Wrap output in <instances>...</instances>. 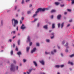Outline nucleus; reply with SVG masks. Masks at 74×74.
Instances as JSON below:
<instances>
[{
    "label": "nucleus",
    "mask_w": 74,
    "mask_h": 74,
    "mask_svg": "<svg viewBox=\"0 0 74 74\" xmlns=\"http://www.w3.org/2000/svg\"><path fill=\"white\" fill-rule=\"evenodd\" d=\"M65 52H68V50H67V49H66L65 50Z\"/></svg>",
    "instance_id": "6e6d98bb"
},
{
    "label": "nucleus",
    "mask_w": 74,
    "mask_h": 74,
    "mask_svg": "<svg viewBox=\"0 0 74 74\" xmlns=\"http://www.w3.org/2000/svg\"><path fill=\"white\" fill-rule=\"evenodd\" d=\"M60 6H61V7H64V4H63V5H61Z\"/></svg>",
    "instance_id": "2f4dec72"
},
{
    "label": "nucleus",
    "mask_w": 74,
    "mask_h": 74,
    "mask_svg": "<svg viewBox=\"0 0 74 74\" xmlns=\"http://www.w3.org/2000/svg\"><path fill=\"white\" fill-rule=\"evenodd\" d=\"M54 52H56V49H54L53 50Z\"/></svg>",
    "instance_id": "864d4df0"
},
{
    "label": "nucleus",
    "mask_w": 74,
    "mask_h": 74,
    "mask_svg": "<svg viewBox=\"0 0 74 74\" xmlns=\"http://www.w3.org/2000/svg\"><path fill=\"white\" fill-rule=\"evenodd\" d=\"M55 28V24L53 23L52 24V29H54Z\"/></svg>",
    "instance_id": "4468645a"
},
{
    "label": "nucleus",
    "mask_w": 74,
    "mask_h": 74,
    "mask_svg": "<svg viewBox=\"0 0 74 74\" xmlns=\"http://www.w3.org/2000/svg\"><path fill=\"white\" fill-rule=\"evenodd\" d=\"M31 13V12L30 11H28L27 12V13L28 14H30Z\"/></svg>",
    "instance_id": "cd10ccee"
},
{
    "label": "nucleus",
    "mask_w": 74,
    "mask_h": 74,
    "mask_svg": "<svg viewBox=\"0 0 74 74\" xmlns=\"http://www.w3.org/2000/svg\"><path fill=\"white\" fill-rule=\"evenodd\" d=\"M18 45H20V40H18Z\"/></svg>",
    "instance_id": "5701e85b"
},
{
    "label": "nucleus",
    "mask_w": 74,
    "mask_h": 74,
    "mask_svg": "<svg viewBox=\"0 0 74 74\" xmlns=\"http://www.w3.org/2000/svg\"><path fill=\"white\" fill-rule=\"evenodd\" d=\"M45 10V9L44 8L43 9L39 8L37 9V12H38L39 11H44Z\"/></svg>",
    "instance_id": "7ed1b4c3"
},
{
    "label": "nucleus",
    "mask_w": 74,
    "mask_h": 74,
    "mask_svg": "<svg viewBox=\"0 0 74 74\" xmlns=\"http://www.w3.org/2000/svg\"><path fill=\"white\" fill-rule=\"evenodd\" d=\"M37 20V18H35L34 21V22H35V21H36Z\"/></svg>",
    "instance_id": "a18cd8bd"
},
{
    "label": "nucleus",
    "mask_w": 74,
    "mask_h": 74,
    "mask_svg": "<svg viewBox=\"0 0 74 74\" xmlns=\"http://www.w3.org/2000/svg\"><path fill=\"white\" fill-rule=\"evenodd\" d=\"M13 33L14 34H15V31H12L11 32V34H12Z\"/></svg>",
    "instance_id": "c756f323"
},
{
    "label": "nucleus",
    "mask_w": 74,
    "mask_h": 74,
    "mask_svg": "<svg viewBox=\"0 0 74 74\" xmlns=\"http://www.w3.org/2000/svg\"><path fill=\"white\" fill-rule=\"evenodd\" d=\"M13 63H15V64H16V61L15 60H14L13 61Z\"/></svg>",
    "instance_id": "79ce46f5"
},
{
    "label": "nucleus",
    "mask_w": 74,
    "mask_h": 74,
    "mask_svg": "<svg viewBox=\"0 0 74 74\" xmlns=\"http://www.w3.org/2000/svg\"><path fill=\"white\" fill-rule=\"evenodd\" d=\"M29 49H30V47H27V50L26 51L27 52L29 51Z\"/></svg>",
    "instance_id": "f3484780"
},
{
    "label": "nucleus",
    "mask_w": 74,
    "mask_h": 74,
    "mask_svg": "<svg viewBox=\"0 0 74 74\" xmlns=\"http://www.w3.org/2000/svg\"><path fill=\"white\" fill-rule=\"evenodd\" d=\"M27 40L29 42H30V37L29 36L27 37Z\"/></svg>",
    "instance_id": "1a4fd4ad"
},
{
    "label": "nucleus",
    "mask_w": 74,
    "mask_h": 74,
    "mask_svg": "<svg viewBox=\"0 0 74 74\" xmlns=\"http://www.w3.org/2000/svg\"><path fill=\"white\" fill-rule=\"evenodd\" d=\"M36 48H34L33 49V50L31 51V53H33V52H35V51H36Z\"/></svg>",
    "instance_id": "39448f33"
},
{
    "label": "nucleus",
    "mask_w": 74,
    "mask_h": 74,
    "mask_svg": "<svg viewBox=\"0 0 74 74\" xmlns=\"http://www.w3.org/2000/svg\"><path fill=\"white\" fill-rule=\"evenodd\" d=\"M71 4H74V0H71Z\"/></svg>",
    "instance_id": "a211bd4d"
},
{
    "label": "nucleus",
    "mask_w": 74,
    "mask_h": 74,
    "mask_svg": "<svg viewBox=\"0 0 74 74\" xmlns=\"http://www.w3.org/2000/svg\"><path fill=\"white\" fill-rule=\"evenodd\" d=\"M70 26V24H68L67 25V27H69Z\"/></svg>",
    "instance_id": "13d9d810"
},
{
    "label": "nucleus",
    "mask_w": 74,
    "mask_h": 74,
    "mask_svg": "<svg viewBox=\"0 0 74 74\" xmlns=\"http://www.w3.org/2000/svg\"><path fill=\"white\" fill-rule=\"evenodd\" d=\"M10 53L12 55L13 54V51L12 50H11Z\"/></svg>",
    "instance_id": "393cba45"
},
{
    "label": "nucleus",
    "mask_w": 74,
    "mask_h": 74,
    "mask_svg": "<svg viewBox=\"0 0 74 74\" xmlns=\"http://www.w3.org/2000/svg\"><path fill=\"white\" fill-rule=\"evenodd\" d=\"M16 37V36H13L12 38L13 39H14V38H15Z\"/></svg>",
    "instance_id": "8fccbe9b"
},
{
    "label": "nucleus",
    "mask_w": 74,
    "mask_h": 74,
    "mask_svg": "<svg viewBox=\"0 0 74 74\" xmlns=\"http://www.w3.org/2000/svg\"><path fill=\"white\" fill-rule=\"evenodd\" d=\"M37 12V11L36 12V14H34L33 15V18H34L35 16H37V13L38 12Z\"/></svg>",
    "instance_id": "423d86ee"
},
{
    "label": "nucleus",
    "mask_w": 74,
    "mask_h": 74,
    "mask_svg": "<svg viewBox=\"0 0 74 74\" xmlns=\"http://www.w3.org/2000/svg\"><path fill=\"white\" fill-rule=\"evenodd\" d=\"M40 25V23H38L37 25V27H38Z\"/></svg>",
    "instance_id": "a19ab883"
},
{
    "label": "nucleus",
    "mask_w": 74,
    "mask_h": 74,
    "mask_svg": "<svg viewBox=\"0 0 74 74\" xmlns=\"http://www.w3.org/2000/svg\"><path fill=\"white\" fill-rule=\"evenodd\" d=\"M49 53H48V52L47 53L46 51L45 52V54H49Z\"/></svg>",
    "instance_id": "ea45409f"
},
{
    "label": "nucleus",
    "mask_w": 74,
    "mask_h": 74,
    "mask_svg": "<svg viewBox=\"0 0 74 74\" xmlns=\"http://www.w3.org/2000/svg\"><path fill=\"white\" fill-rule=\"evenodd\" d=\"M56 11V10H52L51 11V13H52V12H55Z\"/></svg>",
    "instance_id": "412c9836"
},
{
    "label": "nucleus",
    "mask_w": 74,
    "mask_h": 74,
    "mask_svg": "<svg viewBox=\"0 0 74 74\" xmlns=\"http://www.w3.org/2000/svg\"><path fill=\"white\" fill-rule=\"evenodd\" d=\"M45 10H49V8H45Z\"/></svg>",
    "instance_id": "09e8293b"
},
{
    "label": "nucleus",
    "mask_w": 74,
    "mask_h": 74,
    "mask_svg": "<svg viewBox=\"0 0 74 74\" xmlns=\"http://www.w3.org/2000/svg\"><path fill=\"white\" fill-rule=\"evenodd\" d=\"M51 35L53 36L52 37H51V39H52V38H53L54 37V34H53V33H52L51 34Z\"/></svg>",
    "instance_id": "9b49d317"
},
{
    "label": "nucleus",
    "mask_w": 74,
    "mask_h": 74,
    "mask_svg": "<svg viewBox=\"0 0 74 74\" xmlns=\"http://www.w3.org/2000/svg\"><path fill=\"white\" fill-rule=\"evenodd\" d=\"M67 14V12H65L64 13V15H66V14Z\"/></svg>",
    "instance_id": "69168bd1"
},
{
    "label": "nucleus",
    "mask_w": 74,
    "mask_h": 74,
    "mask_svg": "<svg viewBox=\"0 0 74 74\" xmlns=\"http://www.w3.org/2000/svg\"><path fill=\"white\" fill-rule=\"evenodd\" d=\"M36 45L37 46H38H38H39L40 45V44H39V43H36Z\"/></svg>",
    "instance_id": "7c9ffc66"
},
{
    "label": "nucleus",
    "mask_w": 74,
    "mask_h": 74,
    "mask_svg": "<svg viewBox=\"0 0 74 74\" xmlns=\"http://www.w3.org/2000/svg\"><path fill=\"white\" fill-rule=\"evenodd\" d=\"M53 17V15H52L51 16V18L52 19Z\"/></svg>",
    "instance_id": "5fc2aeb1"
},
{
    "label": "nucleus",
    "mask_w": 74,
    "mask_h": 74,
    "mask_svg": "<svg viewBox=\"0 0 74 74\" xmlns=\"http://www.w3.org/2000/svg\"><path fill=\"white\" fill-rule=\"evenodd\" d=\"M61 56H63V54L62 53H61Z\"/></svg>",
    "instance_id": "338daca9"
},
{
    "label": "nucleus",
    "mask_w": 74,
    "mask_h": 74,
    "mask_svg": "<svg viewBox=\"0 0 74 74\" xmlns=\"http://www.w3.org/2000/svg\"><path fill=\"white\" fill-rule=\"evenodd\" d=\"M68 45V43H66V45H65V47H67Z\"/></svg>",
    "instance_id": "72a5a7b5"
},
{
    "label": "nucleus",
    "mask_w": 74,
    "mask_h": 74,
    "mask_svg": "<svg viewBox=\"0 0 74 74\" xmlns=\"http://www.w3.org/2000/svg\"><path fill=\"white\" fill-rule=\"evenodd\" d=\"M68 64H70L71 65H73V62L69 61L68 62Z\"/></svg>",
    "instance_id": "dca6fc26"
},
{
    "label": "nucleus",
    "mask_w": 74,
    "mask_h": 74,
    "mask_svg": "<svg viewBox=\"0 0 74 74\" xmlns=\"http://www.w3.org/2000/svg\"><path fill=\"white\" fill-rule=\"evenodd\" d=\"M23 61L24 62V63H25V62H26V60L24 59H23Z\"/></svg>",
    "instance_id": "58836bf2"
},
{
    "label": "nucleus",
    "mask_w": 74,
    "mask_h": 74,
    "mask_svg": "<svg viewBox=\"0 0 74 74\" xmlns=\"http://www.w3.org/2000/svg\"><path fill=\"white\" fill-rule=\"evenodd\" d=\"M13 47L14 48V47H15V44H13Z\"/></svg>",
    "instance_id": "0e129e2a"
},
{
    "label": "nucleus",
    "mask_w": 74,
    "mask_h": 74,
    "mask_svg": "<svg viewBox=\"0 0 74 74\" xmlns=\"http://www.w3.org/2000/svg\"><path fill=\"white\" fill-rule=\"evenodd\" d=\"M55 67L56 68H59L60 67V66L59 65H56L55 66Z\"/></svg>",
    "instance_id": "6ab92c4d"
},
{
    "label": "nucleus",
    "mask_w": 74,
    "mask_h": 74,
    "mask_svg": "<svg viewBox=\"0 0 74 74\" xmlns=\"http://www.w3.org/2000/svg\"><path fill=\"white\" fill-rule=\"evenodd\" d=\"M21 3L22 4H23L24 3V0H22Z\"/></svg>",
    "instance_id": "e433bc0d"
},
{
    "label": "nucleus",
    "mask_w": 74,
    "mask_h": 74,
    "mask_svg": "<svg viewBox=\"0 0 74 74\" xmlns=\"http://www.w3.org/2000/svg\"><path fill=\"white\" fill-rule=\"evenodd\" d=\"M40 62L42 64L44 65V61L43 60L42 61H40Z\"/></svg>",
    "instance_id": "0eeeda50"
},
{
    "label": "nucleus",
    "mask_w": 74,
    "mask_h": 74,
    "mask_svg": "<svg viewBox=\"0 0 74 74\" xmlns=\"http://www.w3.org/2000/svg\"><path fill=\"white\" fill-rule=\"evenodd\" d=\"M60 23H58V27H60Z\"/></svg>",
    "instance_id": "f704fd0d"
},
{
    "label": "nucleus",
    "mask_w": 74,
    "mask_h": 74,
    "mask_svg": "<svg viewBox=\"0 0 74 74\" xmlns=\"http://www.w3.org/2000/svg\"><path fill=\"white\" fill-rule=\"evenodd\" d=\"M27 73L28 74H30V72H27Z\"/></svg>",
    "instance_id": "de8ad7c7"
},
{
    "label": "nucleus",
    "mask_w": 74,
    "mask_h": 74,
    "mask_svg": "<svg viewBox=\"0 0 74 74\" xmlns=\"http://www.w3.org/2000/svg\"><path fill=\"white\" fill-rule=\"evenodd\" d=\"M12 41V40H11V39H9V41L10 42H11V41Z\"/></svg>",
    "instance_id": "052dcab7"
},
{
    "label": "nucleus",
    "mask_w": 74,
    "mask_h": 74,
    "mask_svg": "<svg viewBox=\"0 0 74 74\" xmlns=\"http://www.w3.org/2000/svg\"><path fill=\"white\" fill-rule=\"evenodd\" d=\"M64 25V23H62L61 25V28H62L63 27V25Z\"/></svg>",
    "instance_id": "aec40b11"
},
{
    "label": "nucleus",
    "mask_w": 74,
    "mask_h": 74,
    "mask_svg": "<svg viewBox=\"0 0 74 74\" xmlns=\"http://www.w3.org/2000/svg\"><path fill=\"white\" fill-rule=\"evenodd\" d=\"M21 21H23V20H24V17H21Z\"/></svg>",
    "instance_id": "bb28decb"
},
{
    "label": "nucleus",
    "mask_w": 74,
    "mask_h": 74,
    "mask_svg": "<svg viewBox=\"0 0 74 74\" xmlns=\"http://www.w3.org/2000/svg\"><path fill=\"white\" fill-rule=\"evenodd\" d=\"M74 56V54H72L70 56V58H71V57H73V56Z\"/></svg>",
    "instance_id": "b1692460"
},
{
    "label": "nucleus",
    "mask_w": 74,
    "mask_h": 74,
    "mask_svg": "<svg viewBox=\"0 0 74 74\" xmlns=\"http://www.w3.org/2000/svg\"><path fill=\"white\" fill-rule=\"evenodd\" d=\"M30 1V0H26L25 2L27 3V2H29Z\"/></svg>",
    "instance_id": "c9c22d12"
},
{
    "label": "nucleus",
    "mask_w": 74,
    "mask_h": 74,
    "mask_svg": "<svg viewBox=\"0 0 74 74\" xmlns=\"http://www.w3.org/2000/svg\"><path fill=\"white\" fill-rule=\"evenodd\" d=\"M60 17H61V15L60 14L58 15L57 17V18L58 19H60Z\"/></svg>",
    "instance_id": "6e6552de"
},
{
    "label": "nucleus",
    "mask_w": 74,
    "mask_h": 74,
    "mask_svg": "<svg viewBox=\"0 0 74 74\" xmlns=\"http://www.w3.org/2000/svg\"><path fill=\"white\" fill-rule=\"evenodd\" d=\"M64 66V65H62L60 66L61 67H63Z\"/></svg>",
    "instance_id": "49530a36"
},
{
    "label": "nucleus",
    "mask_w": 74,
    "mask_h": 74,
    "mask_svg": "<svg viewBox=\"0 0 74 74\" xmlns=\"http://www.w3.org/2000/svg\"><path fill=\"white\" fill-rule=\"evenodd\" d=\"M46 41L47 42H49V39H46Z\"/></svg>",
    "instance_id": "c85d7f7f"
},
{
    "label": "nucleus",
    "mask_w": 74,
    "mask_h": 74,
    "mask_svg": "<svg viewBox=\"0 0 74 74\" xmlns=\"http://www.w3.org/2000/svg\"><path fill=\"white\" fill-rule=\"evenodd\" d=\"M32 6V5L31 4L29 5V7H31Z\"/></svg>",
    "instance_id": "4d7b16f0"
},
{
    "label": "nucleus",
    "mask_w": 74,
    "mask_h": 74,
    "mask_svg": "<svg viewBox=\"0 0 74 74\" xmlns=\"http://www.w3.org/2000/svg\"><path fill=\"white\" fill-rule=\"evenodd\" d=\"M32 42H31L29 43V46H31V45H32Z\"/></svg>",
    "instance_id": "4c0bfd02"
},
{
    "label": "nucleus",
    "mask_w": 74,
    "mask_h": 74,
    "mask_svg": "<svg viewBox=\"0 0 74 74\" xmlns=\"http://www.w3.org/2000/svg\"><path fill=\"white\" fill-rule=\"evenodd\" d=\"M18 66H17L16 67V69L17 70H18Z\"/></svg>",
    "instance_id": "603ef678"
},
{
    "label": "nucleus",
    "mask_w": 74,
    "mask_h": 74,
    "mask_svg": "<svg viewBox=\"0 0 74 74\" xmlns=\"http://www.w3.org/2000/svg\"><path fill=\"white\" fill-rule=\"evenodd\" d=\"M51 54H54V53H53V51H51Z\"/></svg>",
    "instance_id": "e2e57ef3"
},
{
    "label": "nucleus",
    "mask_w": 74,
    "mask_h": 74,
    "mask_svg": "<svg viewBox=\"0 0 74 74\" xmlns=\"http://www.w3.org/2000/svg\"><path fill=\"white\" fill-rule=\"evenodd\" d=\"M52 32V30H50L49 31V32Z\"/></svg>",
    "instance_id": "774afa93"
},
{
    "label": "nucleus",
    "mask_w": 74,
    "mask_h": 74,
    "mask_svg": "<svg viewBox=\"0 0 74 74\" xmlns=\"http://www.w3.org/2000/svg\"><path fill=\"white\" fill-rule=\"evenodd\" d=\"M17 8V6H15V9H15V10H16Z\"/></svg>",
    "instance_id": "c03bdc74"
},
{
    "label": "nucleus",
    "mask_w": 74,
    "mask_h": 74,
    "mask_svg": "<svg viewBox=\"0 0 74 74\" xmlns=\"http://www.w3.org/2000/svg\"><path fill=\"white\" fill-rule=\"evenodd\" d=\"M16 29L17 30H18V26L17 27Z\"/></svg>",
    "instance_id": "bf43d9fd"
},
{
    "label": "nucleus",
    "mask_w": 74,
    "mask_h": 74,
    "mask_svg": "<svg viewBox=\"0 0 74 74\" xmlns=\"http://www.w3.org/2000/svg\"><path fill=\"white\" fill-rule=\"evenodd\" d=\"M21 29H25L26 28V27L24 26V25L23 24L22 26H21Z\"/></svg>",
    "instance_id": "20e7f679"
},
{
    "label": "nucleus",
    "mask_w": 74,
    "mask_h": 74,
    "mask_svg": "<svg viewBox=\"0 0 74 74\" xmlns=\"http://www.w3.org/2000/svg\"><path fill=\"white\" fill-rule=\"evenodd\" d=\"M65 42L64 41L62 42V44H64Z\"/></svg>",
    "instance_id": "680f3d73"
},
{
    "label": "nucleus",
    "mask_w": 74,
    "mask_h": 74,
    "mask_svg": "<svg viewBox=\"0 0 74 74\" xmlns=\"http://www.w3.org/2000/svg\"><path fill=\"white\" fill-rule=\"evenodd\" d=\"M68 11H69V12H70L71 11V10L70 9H67Z\"/></svg>",
    "instance_id": "473e14b6"
},
{
    "label": "nucleus",
    "mask_w": 74,
    "mask_h": 74,
    "mask_svg": "<svg viewBox=\"0 0 74 74\" xmlns=\"http://www.w3.org/2000/svg\"><path fill=\"white\" fill-rule=\"evenodd\" d=\"M55 4H56V5H59V4H60V3L59 2H56L55 3Z\"/></svg>",
    "instance_id": "ddd939ff"
},
{
    "label": "nucleus",
    "mask_w": 74,
    "mask_h": 74,
    "mask_svg": "<svg viewBox=\"0 0 74 74\" xmlns=\"http://www.w3.org/2000/svg\"><path fill=\"white\" fill-rule=\"evenodd\" d=\"M15 51H18V47H16V48L15 49Z\"/></svg>",
    "instance_id": "a878e982"
},
{
    "label": "nucleus",
    "mask_w": 74,
    "mask_h": 74,
    "mask_svg": "<svg viewBox=\"0 0 74 74\" xmlns=\"http://www.w3.org/2000/svg\"><path fill=\"white\" fill-rule=\"evenodd\" d=\"M48 26L47 25H45L44 26H43V28H44V29H47V28L48 27H47Z\"/></svg>",
    "instance_id": "f8f14e48"
},
{
    "label": "nucleus",
    "mask_w": 74,
    "mask_h": 74,
    "mask_svg": "<svg viewBox=\"0 0 74 74\" xmlns=\"http://www.w3.org/2000/svg\"><path fill=\"white\" fill-rule=\"evenodd\" d=\"M17 54H18V55H19V56H20V55H21L22 53H21V52L19 51L17 53Z\"/></svg>",
    "instance_id": "9d476101"
},
{
    "label": "nucleus",
    "mask_w": 74,
    "mask_h": 74,
    "mask_svg": "<svg viewBox=\"0 0 74 74\" xmlns=\"http://www.w3.org/2000/svg\"><path fill=\"white\" fill-rule=\"evenodd\" d=\"M72 20L71 19V20H70L69 21V22H72Z\"/></svg>",
    "instance_id": "3c124183"
},
{
    "label": "nucleus",
    "mask_w": 74,
    "mask_h": 74,
    "mask_svg": "<svg viewBox=\"0 0 74 74\" xmlns=\"http://www.w3.org/2000/svg\"><path fill=\"white\" fill-rule=\"evenodd\" d=\"M11 68H10V70L11 71H14L15 70V67L14 66V65H13V64H12L11 65Z\"/></svg>",
    "instance_id": "f03ea898"
},
{
    "label": "nucleus",
    "mask_w": 74,
    "mask_h": 74,
    "mask_svg": "<svg viewBox=\"0 0 74 74\" xmlns=\"http://www.w3.org/2000/svg\"><path fill=\"white\" fill-rule=\"evenodd\" d=\"M21 21V20H20V23L21 24H22V21Z\"/></svg>",
    "instance_id": "37998d69"
},
{
    "label": "nucleus",
    "mask_w": 74,
    "mask_h": 74,
    "mask_svg": "<svg viewBox=\"0 0 74 74\" xmlns=\"http://www.w3.org/2000/svg\"><path fill=\"white\" fill-rule=\"evenodd\" d=\"M33 70V69H29V71L30 72L31 71H32V70Z\"/></svg>",
    "instance_id": "4be33fe9"
},
{
    "label": "nucleus",
    "mask_w": 74,
    "mask_h": 74,
    "mask_svg": "<svg viewBox=\"0 0 74 74\" xmlns=\"http://www.w3.org/2000/svg\"><path fill=\"white\" fill-rule=\"evenodd\" d=\"M33 63H34V65L36 66H37V63H36V62L34 61Z\"/></svg>",
    "instance_id": "2eb2a0df"
},
{
    "label": "nucleus",
    "mask_w": 74,
    "mask_h": 74,
    "mask_svg": "<svg viewBox=\"0 0 74 74\" xmlns=\"http://www.w3.org/2000/svg\"><path fill=\"white\" fill-rule=\"evenodd\" d=\"M13 22H14V24L13 25V26L15 27V26H16V25H18V22L17 20H15V19H13L12 20V25H13V24L14 23Z\"/></svg>",
    "instance_id": "f257e3e1"
}]
</instances>
